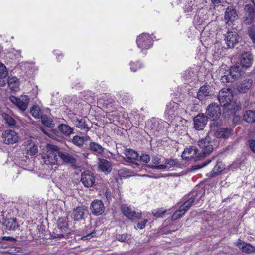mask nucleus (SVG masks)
Wrapping results in <instances>:
<instances>
[{
  "instance_id": "obj_58",
  "label": "nucleus",
  "mask_w": 255,
  "mask_h": 255,
  "mask_svg": "<svg viewBox=\"0 0 255 255\" xmlns=\"http://www.w3.org/2000/svg\"><path fill=\"white\" fill-rule=\"evenodd\" d=\"M181 216L180 215L179 213L176 211L171 216V220H176L180 218H181Z\"/></svg>"
},
{
  "instance_id": "obj_59",
  "label": "nucleus",
  "mask_w": 255,
  "mask_h": 255,
  "mask_svg": "<svg viewBox=\"0 0 255 255\" xmlns=\"http://www.w3.org/2000/svg\"><path fill=\"white\" fill-rule=\"evenodd\" d=\"M177 211L178 212V213H179L180 215H181V216L182 217L185 214L187 210L181 206L180 207L179 209L177 210Z\"/></svg>"
},
{
  "instance_id": "obj_17",
  "label": "nucleus",
  "mask_w": 255,
  "mask_h": 255,
  "mask_svg": "<svg viewBox=\"0 0 255 255\" xmlns=\"http://www.w3.org/2000/svg\"><path fill=\"white\" fill-rule=\"evenodd\" d=\"M252 85V79H245L237 85L236 90L240 94H245L250 90Z\"/></svg>"
},
{
  "instance_id": "obj_38",
  "label": "nucleus",
  "mask_w": 255,
  "mask_h": 255,
  "mask_svg": "<svg viewBox=\"0 0 255 255\" xmlns=\"http://www.w3.org/2000/svg\"><path fill=\"white\" fill-rule=\"evenodd\" d=\"M205 190L204 189H201L196 191L194 190L192 192V195L190 197H193L194 201L198 198L197 201L199 200H202V198L204 196Z\"/></svg>"
},
{
  "instance_id": "obj_12",
  "label": "nucleus",
  "mask_w": 255,
  "mask_h": 255,
  "mask_svg": "<svg viewBox=\"0 0 255 255\" xmlns=\"http://www.w3.org/2000/svg\"><path fill=\"white\" fill-rule=\"evenodd\" d=\"M208 118L203 113L198 114L193 119L194 127L198 130H203L207 125Z\"/></svg>"
},
{
  "instance_id": "obj_3",
  "label": "nucleus",
  "mask_w": 255,
  "mask_h": 255,
  "mask_svg": "<svg viewBox=\"0 0 255 255\" xmlns=\"http://www.w3.org/2000/svg\"><path fill=\"white\" fill-rule=\"evenodd\" d=\"M224 113L229 118H232L234 124H239L242 115L241 103L235 101L231 102L227 108H224Z\"/></svg>"
},
{
  "instance_id": "obj_54",
  "label": "nucleus",
  "mask_w": 255,
  "mask_h": 255,
  "mask_svg": "<svg viewBox=\"0 0 255 255\" xmlns=\"http://www.w3.org/2000/svg\"><path fill=\"white\" fill-rule=\"evenodd\" d=\"M147 222V219H144L143 221H141L140 222L138 223L137 227L140 229H142L145 227V225Z\"/></svg>"
},
{
  "instance_id": "obj_57",
  "label": "nucleus",
  "mask_w": 255,
  "mask_h": 255,
  "mask_svg": "<svg viewBox=\"0 0 255 255\" xmlns=\"http://www.w3.org/2000/svg\"><path fill=\"white\" fill-rule=\"evenodd\" d=\"M152 162L155 164V165H157L161 162V159L157 156H154L152 157Z\"/></svg>"
},
{
  "instance_id": "obj_34",
  "label": "nucleus",
  "mask_w": 255,
  "mask_h": 255,
  "mask_svg": "<svg viewBox=\"0 0 255 255\" xmlns=\"http://www.w3.org/2000/svg\"><path fill=\"white\" fill-rule=\"evenodd\" d=\"M225 168V165L222 162H217L216 165L211 172V176H216L218 174L221 173L223 170H224Z\"/></svg>"
},
{
  "instance_id": "obj_7",
  "label": "nucleus",
  "mask_w": 255,
  "mask_h": 255,
  "mask_svg": "<svg viewBox=\"0 0 255 255\" xmlns=\"http://www.w3.org/2000/svg\"><path fill=\"white\" fill-rule=\"evenodd\" d=\"M152 40L150 35L143 33L137 38L136 43L139 48L142 49H147L152 44Z\"/></svg>"
},
{
  "instance_id": "obj_16",
  "label": "nucleus",
  "mask_w": 255,
  "mask_h": 255,
  "mask_svg": "<svg viewBox=\"0 0 255 255\" xmlns=\"http://www.w3.org/2000/svg\"><path fill=\"white\" fill-rule=\"evenodd\" d=\"M87 211L85 206H78L73 209L71 217L74 221H80L84 219V216Z\"/></svg>"
},
{
  "instance_id": "obj_27",
  "label": "nucleus",
  "mask_w": 255,
  "mask_h": 255,
  "mask_svg": "<svg viewBox=\"0 0 255 255\" xmlns=\"http://www.w3.org/2000/svg\"><path fill=\"white\" fill-rule=\"evenodd\" d=\"M218 99L221 106L224 107V108H227L229 104L232 102L229 96H227L226 94H224V92L219 93Z\"/></svg>"
},
{
  "instance_id": "obj_9",
  "label": "nucleus",
  "mask_w": 255,
  "mask_h": 255,
  "mask_svg": "<svg viewBox=\"0 0 255 255\" xmlns=\"http://www.w3.org/2000/svg\"><path fill=\"white\" fill-rule=\"evenodd\" d=\"M81 181L84 186L87 188L92 187L95 183V177L94 174L89 170H86L81 173Z\"/></svg>"
},
{
  "instance_id": "obj_32",
  "label": "nucleus",
  "mask_w": 255,
  "mask_h": 255,
  "mask_svg": "<svg viewBox=\"0 0 255 255\" xmlns=\"http://www.w3.org/2000/svg\"><path fill=\"white\" fill-rule=\"evenodd\" d=\"M243 119L249 123L255 122V112L252 110L246 111L243 115Z\"/></svg>"
},
{
  "instance_id": "obj_18",
  "label": "nucleus",
  "mask_w": 255,
  "mask_h": 255,
  "mask_svg": "<svg viewBox=\"0 0 255 255\" xmlns=\"http://www.w3.org/2000/svg\"><path fill=\"white\" fill-rule=\"evenodd\" d=\"M229 73L234 80H237L243 76L245 72L242 70L240 64L236 63L230 67Z\"/></svg>"
},
{
  "instance_id": "obj_41",
  "label": "nucleus",
  "mask_w": 255,
  "mask_h": 255,
  "mask_svg": "<svg viewBox=\"0 0 255 255\" xmlns=\"http://www.w3.org/2000/svg\"><path fill=\"white\" fill-rule=\"evenodd\" d=\"M8 74V71L6 66L3 63L0 62V79L5 78Z\"/></svg>"
},
{
  "instance_id": "obj_33",
  "label": "nucleus",
  "mask_w": 255,
  "mask_h": 255,
  "mask_svg": "<svg viewBox=\"0 0 255 255\" xmlns=\"http://www.w3.org/2000/svg\"><path fill=\"white\" fill-rule=\"evenodd\" d=\"M74 122L76 126L80 129L86 132L90 130V128L84 119H76Z\"/></svg>"
},
{
  "instance_id": "obj_49",
  "label": "nucleus",
  "mask_w": 255,
  "mask_h": 255,
  "mask_svg": "<svg viewBox=\"0 0 255 255\" xmlns=\"http://www.w3.org/2000/svg\"><path fill=\"white\" fill-rule=\"evenodd\" d=\"M30 155H34L38 153V147L35 144H33L28 149Z\"/></svg>"
},
{
  "instance_id": "obj_15",
  "label": "nucleus",
  "mask_w": 255,
  "mask_h": 255,
  "mask_svg": "<svg viewBox=\"0 0 255 255\" xmlns=\"http://www.w3.org/2000/svg\"><path fill=\"white\" fill-rule=\"evenodd\" d=\"M90 209L93 215L98 216L104 213L105 207L101 200H94L91 204Z\"/></svg>"
},
{
  "instance_id": "obj_51",
  "label": "nucleus",
  "mask_w": 255,
  "mask_h": 255,
  "mask_svg": "<svg viewBox=\"0 0 255 255\" xmlns=\"http://www.w3.org/2000/svg\"><path fill=\"white\" fill-rule=\"evenodd\" d=\"M194 150L195 154H197L198 152V149L196 147L192 146L190 148H186L184 149L183 151V154H191L192 153V151Z\"/></svg>"
},
{
  "instance_id": "obj_2",
  "label": "nucleus",
  "mask_w": 255,
  "mask_h": 255,
  "mask_svg": "<svg viewBox=\"0 0 255 255\" xmlns=\"http://www.w3.org/2000/svg\"><path fill=\"white\" fill-rule=\"evenodd\" d=\"M58 146L50 144H47L43 149L41 154V158L44 162L47 165H55L57 162V155L59 152Z\"/></svg>"
},
{
  "instance_id": "obj_36",
  "label": "nucleus",
  "mask_w": 255,
  "mask_h": 255,
  "mask_svg": "<svg viewBox=\"0 0 255 255\" xmlns=\"http://www.w3.org/2000/svg\"><path fill=\"white\" fill-rule=\"evenodd\" d=\"M41 120L42 123L47 127L50 128L54 127L55 124L53 120L46 115H42L41 117Z\"/></svg>"
},
{
  "instance_id": "obj_14",
  "label": "nucleus",
  "mask_w": 255,
  "mask_h": 255,
  "mask_svg": "<svg viewBox=\"0 0 255 255\" xmlns=\"http://www.w3.org/2000/svg\"><path fill=\"white\" fill-rule=\"evenodd\" d=\"M1 224L5 230L8 231H15L19 227L17 220L15 218H3Z\"/></svg>"
},
{
  "instance_id": "obj_23",
  "label": "nucleus",
  "mask_w": 255,
  "mask_h": 255,
  "mask_svg": "<svg viewBox=\"0 0 255 255\" xmlns=\"http://www.w3.org/2000/svg\"><path fill=\"white\" fill-rule=\"evenodd\" d=\"M235 244L244 253L251 254L255 252V247L250 244L241 241L240 239H239Z\"/></svg>"
},
{
  "instance_id": "obj_31",
  "label": "nucleus",
  "mask_w": 255,
  "mask_h": 255,
  "mask_svg": "<svg viewBox=\"0 0 255 255\" xmlns=\"http://www.w3.org/2000/svg\"><path fill=\"white\" fill-rule=\"evenodd\" d=\"M125 154L129 161L132 163L134 160L137 159L139 156L137 152L130 149H126Z\"/></svg>"
},
{
  "instance_id": "obj_26",
  "label": "nucleus",
  "mask_w": 255,
  "mask_h": 255,
  "mask_svg": "<svg viewBox=\"0 0 255 255\" xmlns=\"http://www.w3.org/2000/svg\"><path fill=\"white\" fill-rule=\"evenodd\" d=\"M89 150L95 155H102L105 148L97 142H91L89 144Z\"/></svg>"
},
{
  "instance_id": "obj_24",
  "label": "nucleus",
  "mask_w": 255,
  "mask_h": 255,
  "mask_svg": "<svg viewBox=\"0 0 255 255\" xmlns=\"http://www.w3.org/2000/svg\"><path fill=\"white\" fill-rule=\"evenodd\" d=\"M225 19L227 23H232L238 19V15L235 9L233 6L228 7L225 12Z\"/></svg>"
},
{
  "instance_id": "obj_19",
  "label": "nucleus",
  "mask_w": 255,
  "mask_h": 255,
  "mask_svg": "<svg viewBox=\"0 0 255 255\" xmlns=\"http://www.w3.org/2000/svg\"><path fill=\"white\" fill-rule=\"evenodd\" d=\"M253 55L250 52H245L241 55L240 57V64L242 67L249 68L253 62Z\"/></svg>"
},
{
  "instance_id": "obj_8",
  "label": "nucleus",
  "mask_w": 255,
  "mask_h": 255,
  "mask_svg": "<svg viewBox=\"0 0 255 255\" xmlns=\"http://www.w3.org/2000/svg\"><path fill=\"white\" fill-rule=\"evenodd\" d=\"M2 137L3 143L9 145L13 144L18 141L17 133L13 130L7 129L2 133Z\"/></svg>"
},
{
  "instance_id": "obj_56",
  "label": "nucleus",
  "mask_w": 255,
  "mask_h": 255,
  "mask_svg": "<svg viewBox=\"0 0 255 255\" xmlns=\"http://www.w3.org/2000/svg\"><path fill=\"white\" fill-rule=\"evenodd\" d=\"M95 232L94 231L91 232L90 233L86 235V236H83L81 238V239L83 240H88L91 239L92 237H93L95 236Z\"/></svg>"
},
{
  "instance_id": "obj_47",
  "label": "nucleus",
  "mask_w": 255,
  "mask_h": 255,
  "mask_svg": "<svg viewBox=\"0 0 255 255\" xmlns=\"http://www.w3.org/2000/svg\"><path fill=\"white\" fill-rule=\"evenodd\" d=\"M130 66L131 70L133 72L136 71L138 69L141 67V64L138 61L135 63L131 62Z\"/></svg>"
},
{
  "instance_id": "obj_6",
  "label": "nucleus",
  "mask_w": 255,
  "mask_h": 255,
  "mask_svg": "<svg viewBox=\"0 0 255 255\" xmlns=\"http://www.w3.org/2000/svg\"><path fill=\"white\" fill-rule=\"evenodd\" d=\"M206 116L208 118H211L214 121L217 120L220 117L221 109L220 106L216 103H212L209 104L206 110Z\"/></svg>"
},
{
  "instance_id": "obj_55",
  "label": "nucleus",
  "mask_w": 255,
  "mask_h": 255,
  "mask_svg": "<svg viewBox=\"0 0 255 255\" xmlns=\"http://www.w3.org/2000/svg\"><path fill=\"white\" fill-rule=\"evenodd\" d=\"M1 240L5 241H9L11 242H15L16 241V239L14 238L10 237V236H4L1 239H0Z\"/></svg>"
},
{
  "instance_id": "obj_45",
  "label": "nucleus",
  "mask_w": 255,
  "mask_h": 255,
  "mask_svg": "<svg viewBox=\"0 0 255 255\" xmlns=\"http://www.w3.org/2000/svg\"><path fill=\"white\" fill-rule=\"evenodd\" d=\"M116 239L122 242H126L129 240L128 234H118L116 236Z\"/></svg>"
},
{
  "instance_id": "obj_52",
  "label": "nucleus",
  "mask_w": 255,
  "mask_h": 255,
  "mask_svg": "<svg viewBox=\"0 0 255 255\" xmlns=\"http://www.w3.org/2000/svg\"><path fill=\"white\" fill-rule=\"evenodd\" d=\"M140 159L141 161L147 163L150 161V157L147 154H142Z\"/></svg>"
},
{
  "instance_id": "obj_21",
  "label": "nucleus",
  "mask_w": 255,
  "mask_h": 255,
  "mask_svg": "<svg viewBox=\"0 0 255 255\" xmlns=\"http://www.w3.org/2000/svg\"><path fill=\"white\" fill-rule=\"evenodd\" d=\"M179 108V104L173 101H170L166 105V109L165 112L167 119L170 120L175 115V112Z\"/></svg>"
},
{
  "instance_id": "obj_44",
  "label": "nucleus",
  "mask_w": 255,
  "mask_h": 255,
  "mask_svg": "<svg viewBox=\"0 0 255 255\" xmlns=\"http://www.w3.org/2000/svg\"><path fill=\"white\" fill-rule=\"evenodd\" d=\"M165 163L166 164L176 166H179L180 165L177 159H166Z\"/></svg>"
},
{
  "instance_id": "obj_50",
  "label": "nucleus",
  "mask_w": 255,
  "mask_h": 255,
  "mask_svg": "<svg viewBox=\"0 0 255 255\" xmlns=\"http://www.w3.org/2000/svg\"><path fill=\"white\" fill-rule=\"evenodd\" d=\"M248 146L252 152L255 154V140L250 139L248 140Z\"/></svg>"
},
{
  "instance_id": "obj_28",
  "label": "nucleus",
  "mask_w": 255,
  "mask_h": 255,
  "mask_svg": "<svg viewBox=\"0 0 255 255\" xmlns=\"http://www.w3.org/2000/svg\"><path fill=\"white\" fill-rule=\"evenodd\" d=\"M209 94V91L208 86L207 85H204L202 86L197 94V98L199 100H205V98L208 96Z\"/></svg>"
},
{
  "instance_id": "obj_30",
  "label": "nucleus",
  "mask_w": 255,
  "mask_h": 255,
  "mask_svg": "<svg viewBox=\"0 0 255 255\" xmlns=\"http://www.w3.org/2000/svg\"><path fill=\"white\" fill-rule=\"evenodd\" d=\"M90 138L88 136L81 137L78 135H75L73 137L72 142L75 145L80 147L83 145L85 141L90 140Z\"/></svg>"
},
{
  "instance_id": "obj_25",
  "label": "nucleus",
  "mask_w": 255,
  "mask_h": 255,
  "mask_svg": "<svg viewBox=\"0 0 255 255\" xmlns=\"http://www.w3.org/2000/svg\"><path fill=\"white\" fill-rule=\"evenodd\" d=\"M12 98L16 99V104L21 110H26L29 102V98L27 95L21 96L20 98L12 96Z\"/></svg>"
},
{
  "instance_id": "obj_61",
  "label": "nucleus",
  "mask_w": 255,
  "mask_h": 255,
  "mask_svg": "<svg viewBox=\"0 0 255 255\" xmlns=\"http://www.w3.org/2000/svg\"><path fill=\"white\" fill-rule=\"evenodd\" d=\"M186 154H183V152L182 153V154L181 155V157L182 159L185 160H190L191 158H194L195 157H193L192 156H191V157H186L185 155Z\"/></svg>"
},
{
  "instance_id": "obj_43",
  "label": "nucleus",
  "mask_w": 255,
  "mask_h": 255,
  "mask_svg": "<svg viewBox=\"0 0 255 255\" xmlns=\"http://www.w3.org/2000/svg\"><path fill=\"white\" fill-rule=\"evenodd\" d=\"M248 33L252 42L255 44V25H252L250 27Z\"/></svg>"
},
{
  "instance_id": "obj_53",
  "label": "nucleus",
  "mask_w": 255,
  "mask_h": 255,
  "mask_svg": "<svg viewBox=\"0 0 255 255\" xmlns=\"http://www.w3.org/2000/svg\"><path fill=\"white\" fill-rule=\"evenodd\" d=\"M232 77L229 75V74L227 75H224L221 77V80L223 83H229V82H232Z\"/></svg>"
},
{
  "instance_id": "obj_39",
  "label": "nucleus",
  "mask_w": 255,
  "mask_h": 255,
  "mask_svg": "<svg viewBox=\"0 0 255 255\" xmlns=\"http://www.w3.org/2000/svg\"><path fill=\"white\" fill-rule=\"evenodd\" d=\"M30 113L36 118H39L42 116V112L40 111L39 108L36 106H33L31 108Z\"/></svg>"
},
{
  "instance_id": "obj_62",
  "label": "nucleus",
  "mask_w": 255,
  "mask_h": 255,
  "mask_svg": "<svg viewBox=\"0 0 255 255\" xmlns=\"http://www.w3.org/2000/svg\"><path fill=\"white\" fill-rule=\"evenodd\" d=\"M44 227H45L44 225H41L40 226H37V229L38 230L39 232L42 233L43 231L44 230Z\"/></svg>"
},
{
  "instance_id": "obj_29",
  "label": "nucleus",
  "mask_w": 255,
  "mask_h": 255,
  "mask_svg": "<svg viewBox=\"0 0 255 255\" xmlns=\"http://www.w3.org/2000/svg\"><path fill=\"white\" fill-rule=\"evenodd\" d=\"M1 116L3 121L7 125L12 128L15 127L16 122L12 117L4 112L1 113Z\"/></svg>"
},
{
  "instance_id": "obj_1",
  "label": "nucleus",
  "mask_w": 255,
  "mask_h": 255,
  "mask_svg": "<svg viewBox=\"0 0 255 255\" xmlns=\"http://www.w3.org/2000/svg\"><path fill=\"white\" fill-rule=\"evenodd\" d=\"M222 124L220 120L211 122L210 132L217 138L228 139L233 134V130L230 128L221 127Z\"/></svg>"
},
{
  "instance_id": "obj_10",
  "label": "nucleus",
  "mask_w": 255,
  "mask_h": 255,
  "mask_svg": "<svg viewBox=\"0 0 255 255\" xmlns=\"http://www.w3.org/2000/svg\"><path fill=\"white\" fill-rule=\"evenodd\" d=\"M244 10L245 14L243 17V23L245 25L251 24L255 18V8L251 4H247L245 6Z\"/></svg>"
},
{
  "instance_id": "obj_46",
  "label": "nucleus",
  "mask_w": 255,
  "mask_h": 255,
  "mask_svg": "<svg viewBox=\"0 0 255 255\" xmlns=\"http://www.w3.org/2000/svg\"><path fill=\"white\" fill-rule=\"evenodd\" d=\"M166 212V210H163L161 208L154 210L152 212L153 215L156 217L159 218L162 217L163 214Z\"/></svg>"
},
{
  "instance_id": "obj_42",
  "label": "nucleus",
  "mask_w": 255,
  "mask_h": 255,
  "mask_svg": "<svg viewBox=\"0 0 255 255\" xmlns=\"http://www.w3.org/2000/svg\"><path fill=\"white\" fill-rule=\"evenodd\" d=\"M194 202L193 197H190L187 201L184 202L181 206L187 211L189 209L192 204Z\"/></svg>"
},
{
  "instance_id": "obj_13",
  "label": "nucleus",
  "mask_w": 255,
  "mask_h": 255,
  "mask_svg": "<svg viewBox=\"0 0 255 255\" xmlns=\"http://www.w3.org/2000/svg\"><path fill=\"white\" fill-rule=\"evenodd\" d=\"M58 155L61 159L63 163L70 164L71 167L74 169L78 168L76 164L77 160L72 155L66 152L59 151L58 152Z\"/></svg>"
},
{
  "instance_id": "obj_63",
  "label": "nucleus",
  "mask_w": 255,
  "mask_h": 255,
  "mask_svg": "<svg viewBox=\"0 0 255 255\" xmlns=\"http://www.w3.org/2000/svg\"><path fill=\"white\" fill-rule=\"evenodd\" d=\"M40 129L42 131V132L44 133L45 134L47 135L49 137L50 136V134L48 132H47V131L46 130L45 128H44L43 127H40Z\"/></svg>"
},
{
  "instance_id": "obj_40",
  "label": "nucleus",
  "mask_w": 255,
  "mask_h": 255,
  "mask_svg": "<svg viewBox=\"0 0 255 255\" xmlns=\"http://www.w3.org/2000/svg\"><path fill=\"white\" fill-rule=\"evenodd\" d=\"M211 162V160H207L206 161L203 162V163L201 164H199L197 165H193L191 166L190 170L191 171H195L199 169H201L205 166H206L207 165L209 164Z\"/></svg>"
},
{
  "instance_id": "obj_60",
  "label": "nucleus",
  "mask_w": 255,
  "mask_h": 255,
  "mask_svg": "<svg viewBox=\"0 0 255 255\" xmlns=\"http://www.w3.org/2000/svg\"><path fill=\"white\" fill-rule=\"evenodd\" d=\"M128 172V171L126 170H121L119 171V175L123 177H127L128 176V175L127 174V173Z\"/></svg>"
},
{
  "instance_id": "obj_20",
  "label": "nucleus",
  "mask_w": 255,
  "mask_h": 255,
  "mask_svg": "<svg viewBox=\"0 0 255 255\" xmlns=\"http://www.w3.org/2000/svg\"><path fill=\"white\" fill-rule=\"evenodd\" d=\"M98 168L99 171L106 174H108L111 172L112 165L110 161L101 158H98Z\"/></svg>"
},
{
  "instance_id": "obj_64",
  "label": "nucleus",
  "mask_w": 255,
  "mask_h": 255,
  "mask_svg": "<svg viewBox=\"0 0 255 255\" xmlns=\"http://www.w3.org/2000/svg\"><path fill=\"white\" fill-rule=\"evenodd\" d=\"M151 129H155L156 128V123H153L152 124V126H151Z\"/></svg>"
},
{
  "instance_id": "obj_4",
  "label": "nucleus",
  "mask_w": 255,
  "mask_h": 255,
  "mask_svg": "<svg viewBox=\"0 0 255 255\" xmlns=\"http://www.w3.org/2000/svg\"><path fill=\"white\" fill-rule=\"evenodd\" d=\"M70 233L69 225L66 218H59L57 221V227L52 233L51 237L53 239L63 238Z\"/></svg>"
},
{
  "instance_id": "obj_11",
  "label": "nucleus",
  "mask_w": 255,
  "mask_h": 255,
  "mask_svg": "<svg viewBox=\"0 0 255 255\" xmlns=\"http://www.w3.org/2000/svg\"><path fill=\"white\" fill-rule=\"evenodd\" d=\"M239 36L236 31H228L225 35L226 44L229 48H232L239 42Z\"/></svg>"
},
{
  "instance_id": "obj_35",
  "label": "nucleus",
  "mask_w": 255,
  "mask_h": 255,
  "mask_svg": "<svg viewBox=\"0 0 255 255\" xmlns=\"http://www.w3.org/2000/svg\"><path fill=\"white\" fill-rule=\"evenodd\" d=\"M60 131L66 136H69L73 132V129L66 124H61L58 126Z\"/></svg>"
},
{
  "instance_id": "obj_48",
  "label": "nucleus",
  "mask_w": 255,
  "mask_h": 255,
  "mask_svg": "<svg viewBox=\"0 0 255 255\" xmlns=\"http://www.w3.org/2000/svg\"><path fill=\"white\" fill-rule=\"evenodd\" d=\"M147 166L150 168L153 169H165L167 168V165L165 164H161V165H148Z\"/></svg>"
},
{
  "instance_id": "obj_5",
  "label": "nucleus",
  "mask_w": 255,
  "mask_h": 255,
  "mask_svg": "<svg viewBox=\"0 0 255 255\" xmlns=\"http://www.w3.org/2000/svg\"><path fill=\"white\" fill-rule=\"evenodd\" d=\"M198 146L201 149V152L194 158V161L197 162L205 157L212 152L213 146L211 141V138L207 135L198 141Z\"/></svg>"
},
{
  "instance_id": "obj_37",
  "label": "nucleus",
  "mask_w": 255,
  "mask_h": 255,
  "mask_svg": "<svg viewBox=\"0 0 255 255\" xmlns=\"http://www.w3.org/2000/svg\"><path fill=\"white\" fill-rule=\"evenodd\" d=\"M9 87L12 90L15 91L18 88V79L16 77H9L7 80Z\"/></svg>"
},
{
  "instance_id": "obj_22",
  "label": "nucleus",
  "mask_w": 255,
  "mask_h": 255,
  "mask_svg": "<svg viewBox=\"0 0 255 255\" xmlns=\"http://www.w3.org/2000/svg\"><path fill=\"white\" fill-rule=\"evenodd\" d=\"M122 211L125 216L131 220L139 219L141 217V213H136L135 210H132L126 206H122Z\"/></svg>"
}]
</instances>
